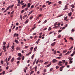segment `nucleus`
<instances>
[{"label":"nucleus","mask_w":75,"mask_h":75,"mask_svg":"<svg viewBox=\"0 0 75 75\" xmlns=\"http://www.w3.org/2000/svg\"><path fill=\"white\" fill-rule=\"evenodd\" d=\"M61 31H62V30H59L58 31L59 33H60V32H61Z\"/></svg>","instance_id":"nucleus-60"},{"label":"nucleus","mask_w":75,"mask_h":75,"mask_svg":"<svg viewBox=\"0 0 75 75\" xmlns=\"http://www.w3.org/2000/svg\"><path fill=\"white\" fill-rule=\"evenodd\" d=\"M11 28L10 29H9V33H11Z\"/></svg>","instance_id":"nucleus-61"},{"label":"nucleus","mask_w":75,"mask_h":75,"mask_svg":"<svg viewBox=\"0 0 75 75\" xmlns=\"http://www.w3.org/2000/svg\"><path fill=\"white\" fill-rule=\"evenodd\" d=\"M3 44L4 45H6V42H3Z\"/></svg>","instance_id":"nucleus-35"},{"label":"nucleus","mask_w":75,"mask_h":75,"mask_svg":"<svg viewBox=\"0 0 75 75\" xmlns=\"http://www.w3.org/2000/svg\"><path fill=\"white\" fill-rule=\"evenodd\" d=\"M30 50L31 51H33V47H31L30 48Z\"/></svg>","instance_id":"nucleus-30"},{"label":"nucleus","mask_w":75,"mask_h":75,"mask_svg":"<svg viewBox=\"0 0 75 75\" xmlns=\"http://www.w3.org/2000/svg\"><path fill=\"white\" fill-rule=\"evenodd\" d=\"M20 3H18V4L17 5V6L18 7H19L20 6Z\"/></svg>","instance_id":"nucleus-31"},{"label":"nucleus","mask_w":75,"mask_h":75,"mask_svg":"<svg viewBox=\"0 0 75 75\" xmlns=\"http://www.w3.org/2000/svg\"><path fill=\"white\" fill-rule=\"evenodd\" d=\"M67 52V50H64L63 51V53H65V52Z\"/></svg>","instance_id":"nucleus-20"},{"label":"nucleus","mask_w":75,"mask_h":75,"mask_svg":"<svg viewBox=\"0 0 75 75\" xmlns=\"http://www.w3.org/2000/svg\"><path fill=\"white\" fill-rule=\"evenodd\" d=\"M9 8H10V7L8 6L7 8L6 9V10H8V9H9Z\"/></svg>","instance_id":"nucleus-51"},{"label":"nucleus","mask_w":75,"mask_h":75,"mask_svg":"<svg viewBox=\"0 0 75 75\" xmlns=\"http://www.w3.org/2000/svg\"><path fill=\"white\" fill-rule=\"evenodd\" d=\"M12 49H14V46H11Z\"/></svg>","instance_id":"nucleus-42"},{"label":"nucleus","mask_w":75,"mask_h":75,"mask_svg":"<svg viewBox=\"0 0 75 75\" xmlns=\"http://www.w3.org/2000/svg\"><path fill=\"white\" fill-rule=\"evenodd\" d=\"M9 44H10V43H8V46H7V50H8V48L10 47V45H9Z\"/></svg>","instance_id":"nucleus-9"},{"label":"nucleus","mask_w":75,"mask_h":75,"mask_svg":"<svg viewBox=\"0 0 75 75\" xmlns=\"http://www.w3.org/2000/svg\"><path fill=\"white\" fill-rule=\"evenodd\" d=\"M27 6L26 4L24 5L22 7V8H24V7H25V6Z\"/></svg>","instance_id":"nucleus-7"},{"label":"nucleus","mask_w":75,"mask_h":75,"mask_svg":"<svg viewBox=\"0 0 75 75\" xmlns=\"http://www.w3.org/2000/svg\"><path fill=\"white\" fill-rule=\"evenodd\" d=\"M35 61H36V59H35V60L34 61V62L33 63V65H34V64H35Z\"/></svg>","instance_id":"nucleus-38"},{"label":"nucleus","mask_w":75,"mask_h":75,"mask_svg":"<svg viewBox=\"0 0 75 75\" xmlns=\"http://www.w3.org/2000/svg\"><path fill=\"white\" fill-rule=\"evenodd\" d=\"M37 47H35L34 49V52H35V51H36V50H37Z\"/></svg>","instance_id":"nucleus-15"},{"label":"nucleus","mask_w":75,"mask_h":75,"mask_svg":"<svg viewBox=\"0 0 75 75\" xmlns=\"http://www.w3.org/2000/svg\"><path fill=\"white\" fill-rule=\"evenodd\" d=\"M20 18L21 20H22V19H23V18H22V16L21 15L20 16Z\"/></svg>","instance_id":"nucleus-39"},{"label":"nucleus","mask_w":75,"mask_h":75,"mask_svg":"<svg viewBox=\"0 0 75 75\" xmlns=\"http://www.w3.org/2000/svg\"><path fill=\"white\" fill-rule=\"evenodd\" d=\"M3 50H5L6 49V46H3Z\"/></svg>","instance_id":"nucleus-8"},{"label":"nucleus","mask_w":75,"mask_h":75,"mask_svg":"<svg viewBox=\"0 0 75 75\" xmlns=\"http://www.w3.org/2000/svg\"><path fill=\"white\" fill-rule=\"evenodd\" d=\"M45 7H46V5H44L42 6V8H44Z\"/></svg>","instance_id":"nucleus-29"},{"label":"nucleus","mask_w":75,"mask_h":75,"mask_svg":"<svg viewBox=\"0 0 75 75\" xmlns=\"http://www.w3.org/2000/svg\"><path fill=\"white\" fill-rule=\"evenodd\" d=\"M72 63V61H71V60H70L69 61V63L70 64H71V63Z\"/></svg>","instance_id":"nucleus-46"},{"label":"nucleus","mask_w":75,"mask_h":75,"mask_svg":"<svg viewBox=\"0 0 75 75\" xmlns=\"http://www.w3.org/2000/svg\"><path fill=\"white\" fill-rule=\"evenodd\" d=\"M74 5H71V7H72V8H74Z\"/></svg>","instance_id":"nucleus-33"},{"label":"nucleus","mask_w":75,"mask_h":75,"mask_svg":"<svg viewBox=\"0 0 75 75\" xmlns=\"http://www.w3.org/2000/svg\"><path fill=\"white\" fill-rule=\"evenodd\" d=\"M33 73H34V71H31V72H30V75H31V74H33Z\"/></svg>","instance_id":"nucleus-26"},{"label":"nucleus","mask_w":75,"mask_h":75,"mask_svg":"<svg viewBox=\"0 0 75 75\" xmlns=\"http://www.w3.org/2000/svg\"><path fill=\"white\" fill-rule=\"evenodd\" d=\"M18 3H20V0H18Z\"/></svg>","instance_id":"nucleus-54"},{"label":"nucleus","mask_w":75,"mask_h":75,"mask_svg":"<svg viewBox=\"0 0 75 75\" xmlns=\"http://www.w3.org/2000/svg\"><path fill=\"white\" fill-rule=\"evenodd\" d=\"M61 23V22H60V23H58V24H57V25H58V26H59V25H60Z\"/></svg>","instance_id":"nucleus-36"},{"label":"nucleus","mask_w":75,"mask_h":75,"mask_svg":"<svg viewBox=\"0 0 75 75\" xmlns=\"http://www.w3.org/2000/svg\"><path fill=\"white\" fill-rule=\"evenodd\" d=\"M25 10L26 11H27L28 10V7L25 8Z\"/></svg>","instance_id":"nucleus-27"},{"label":"nucleus","mask_w":75,"mask_h":75,"mask_svg":"<svg viewBox=\"0 0 75 75\" xmlns=\"http://www.w3.org/2000/svg\"><path fill=\"white\" fill-rule=\"evenodd\" d=\"M1 63L2 64H3V61H1Z\"/></svg>","instance_id":"nucleus-64"},{"label":"nucleus","mask_w":75,"mask_h":75,"mask_svg":"<svg viewBox=\"0 0 75 75\" xmlns=\"http://www.w3.org/2000/svg\"><path fill=\"white\" fill-rule=\"evenodd\" d=\"M57 25V22H56L55 23H54V26H56V25Z\"/></svg>","instance_id":"nucleus-28"},{"label":"nucleus","mask_w":75,"mask_h":75,"mask_svg":"<svg viewBox=\"0 0 75 75\" xmlns=\"http://www.w3.org/2000/svg\"><path fill=\"white\" fill-rule=\"evenodd\" d=\"M14 61V58L13 57V58L11 60V62H13V61Z\"/></svg>","instance_id":"nucleus-14"},{"label":"nucleus","mask_w":75,"mask_h":75,"mask_svg":"<svg viewBox=\"0 0 75 75\" xmlns=\"http://www.w3.org/2000/svg\"><path fill=\"white\" fill-rule=\"evenodd\" d=\"M15 42L16 43H18V41L17 40H15Z\"/></svg>","instance_id":"nucleus-24"},{"label":"nucleus","mask_w":75,"mask_h":75,"mask_svg":"<svg viewBox=\"0 0 75 75\" xmlns=\"http://www.w3.org/2000/svg\"><path fill=\"white\" fill-rule=\"evenodd\" d=\"M16 50H20V47H18L16 48Z\"/></svg>","instance_id":"nucleus-17"},{"label":"nucleus","mask_w":75,"mask_h":75,"mask_svg":"<svg viewBox=\"0 0 75 75\" xmlns=\"http://www.w3.org/2000/svg\"><path fill=\"white\" fill-rule=\"evenodd\" d=\"M61 37V35H58V38H60Z\"/></svg>","instance_id":"nucleus-32"},{"label":"nucleus","mask_w":75,"mask_h":75,"mask_svg":"<svg viewBox=\"0 0 75 75\" xmlns=\"http://www.w3.org/2000/svg\"><path fill=\"white\" fill-rule=\"evenodd\" d=\"M73 48V46H72L71 48L69 49V50H71Z\"/></svg>","instance_id":"nucleus-41"},{"label":"nucleus","mask_w":75,"mask_h":75,"mask_svg":"<svg viewBox=\"0 0 75 75\" xmlns=\"http://www.w3.org/2000/svg\"><path fill=\"white\" fill-rule=\"evenodd\" d=\"M30 6H31V4L29 3L28 4V8H29L30 7Z\"/></svg>","instance_id":"nucleus-6"},{"label":"nucleus","mask_w":75,"mask_h":75,"mask_svg":"<svg viewBox=\"0 0 75 75\" xmlns=\"http://www.w3.org/2000/svg\"><path fill=\"white\" fill-rule=\"evenodd\" d=\"M33 12V11H31L29 12V14H31Z\"/></svg>","instance_id":"nucleus-37"},{"label":"nucleus","mask_w":75,"mask_h":75,"mask_svg":"<svg viewBox=\"0 0 75 75\" xmlns=\"http://www.w3.org/2000/svg\"><path fill=\"white\" fill-rule=\"evenodd\" d=\"M67 9H68V6L66 5L65 6V8L64 9V10H67Z\"/></svg>","instance_id":"nucleus-5"},{"label":"nucleus","mask_w":75,"mask_h":75,"mask_svg":"<svg viewBox=\"0 0 75 75\" xmlns=\"http://www.w3.org/2000/svg\"><path fill=\"white\" fill-rule=\"evenodd\" d=\"M33 18V16H31L30 18V20H32Z\"/></svg>","instance_id":"nucleus-40"},{"label":"nucleus","mask_w":75,"mask_h":75,"mask_svg":"<svg viewBox=\"0 0 75 75\" xmlns=\"http://www.w3.org/2000/svg\"><path fill=\"white\" fill-rule=\"evenodd\" d=\"M69 59L70 61H71V60H72L73 59L72 57H70L69 58Z\"/></svg>","instance_id":"nucleus-13"},{"label":"nucleus","mask_w":75,"mask_h":75,"mask_svg":"<svg viewBox=\"0 0 75 75\" xmlns=\"http://www.w3.org/2000/svg\"><path fill=\"white\" fill-rule=\"evenodd\" d=\"M64 66H62V67H60V69H62V68H64Z\"/></svg>","instance_id":"nucleus-43"},{"label":"nucleus","mask_w":75,"mask_h":75,"mask_svg":"<svg viewBox=\"0 0 75 75\" xmlns=\"http://www.w3.org/2000/svg\"><path fill=\"white\" fill-rule=\"evenodd\" d=\"M48 64V62H45L44 63V64H45V65H47V64Z\"/></svg>","instance_id":"nucleus-23"},{"label":"nucleus","mask_w":75,"mask_h":75,"mask_svg":"<svg viewBox=\"0 0 75 75\" xmlns=\"http://www.w3.org/2000/svg\"><path fill=\"white\" fill-rule=\"evenodd\" d=\"M2 53H3V51L1 52L0 53V56H1V55H2Z\"/></svg>","instance_id":"nucleus-47"},{"label":"nucleus","mask_w":75,"mask_h":75,"mask_svg":"<svg viewBox=\"0 0 75 75\" xmlns=\"http://www.w3.org/2000/svg\"><path fill=\"white\" fill-rule=\"evenodd\" d=\"M24 10H23L22 11H21V13H24Z\"/></svg>","instance_id":"nucleus-50"},{"label":"nucleus","mask_w":75,"mask_h":75,"mask_svg":"<svg viewBox=\"0 0 75 75\" xmlns=\"http://www.w3.org/2000/svg\"><path fill=\"white\" fill-rule=\"evenodd\" d=\"M44 72H47V70H46V69H45L44 70Z\"/></svg>","instance_id":"nucleus-56"},{"label":"nucleus","mask_w":75,"mask_h":75,"mask_svg":"<svg viewBox=\"0 0 75 75\" xmlns=\"http://www.w3.org/2000/svg\"><path fill=\"white\" fill-rule=\"evenodd\" d=\"M13 6H14V5H13L12 6H10L9 7L10 8H12Z\"/></svg>","instance_id":"nucleus-25"},{"label":"nucleus","mask_w":75,"mask_h":75,"mask_svg":"<svg viewBox=\"0 0 75 75\" xmlns=\"http://www.w3.org/2000/svg\"><path fill=\"white\" fill-rule=\"evenodd\" d=\"M18 55L19 57H21V53H19L18 54Z\"/></svg>","instance_id":"nucleus-21"},{"label":"nucleus","mask_w":75,"mask_h":75,"mask_svg":"<svg viewBox=\"0 0 75 75\" xmlns=\"http://www.w3.org/2000/svg\"><path fill=\"white\" fill-rule=\"evenodd\" d=\"M39 62H43V61H42V60H40V59H39Z\"/></svg>","instance_id":"nucleus-55"},{"label":"nucleus","mask_w":75,"mask_h":75,"mask_svg":"<svg viewBox=\"0 0 75 75\" xmlns=\"http://www.w3.org/2000/svg\"><path fill=\"white\" fill-rule=\"evenodd\" d=\"M31 8H33L34 7V5H32L30 7Z\"/></svg>","instance_id":"nucleus-58"},{"label":"nucleus","mask_w":75,"mask_h":75,"mask_svg":"<svg viewBox=\"0 0 75 75\" xmlns=\"http://www.w3.org/2000/svg\"><path fill=\"white\" fill-rule=\"evenodd\" d=\"M51 65V63H50L49 64H48L47 66V67H50V65Z\"/></svg>","instance_id":"nucleus-16"},{"label":"nucleus","mask_w":75,"mask_h":75,"mask_svg":"<svg viewBox=\"0 0 75 75\" xmlns=\"http://www.w3.org/2000/svg\"><path fill=\"white\" fill-rule=\"evenodd\" d=\"M57 60L56 59H54L53 60V63H55V62H57Z\"/></svg>","instance_id":"nucleus-3"},{"label":"nucleus","mask_w":75,"mask_h":75,"mask_svg":"<svg viewBox=\"0 0 75 75\" xmlns=\"http://www.w3.org/2000/svg\"><path fill=\"white\" fill-rule=\"evenodd\" d=\"M5 61H6V62H7V58L6 59Z\"/></svg>","instance_id":"nucleus-57"},{"label":"nucleus","mask_w":75,"mask_h":75,"mask_svg":"<svg viewBox=\"0 0 75 75\" xmlns=\"http://www.w3.org/2000/svg\"><path fill=\"white\" fill-rule=\"evenodd\" d=\"M54 54H56V53H57V51H56V50L54 51Z\"/></svg>","instance_id":"nucleus-49"},{"label":"nucleus","mask_w":75,"mask_h":75,"mask_svg":"<svg viewBox=\"0 0 75 75\" xmlns=\"http://www.w3.org/2000/svg\"><path fill=\"white\" fill-rule=\"evenodd\" d=\"M55 44V42H54L51 44V45H52V46H54V45Z\"/></svg>","instance_id":"nucleus-12"},{"label":"nucleus","mask_w":75,"mask_h":75,"mask_svg":"<svg viewBox=\"0 0 75 75\" xmlns=\"http://www.w3.org/2000/svg\"><path fill=\"white\" fill-rule=\"evenodd\" d=\"M58 3L59 4H61V1H59V2H58Z\"/></svg>","instance_id":"nucleus-62"},{"label":"nucleus","mask_w":75,"mask_h":75,"mask_svg":"<svg viewBox=\"0 0 75 75\" xmlns=\"http://www.w3.org/2000/svg\"><path fill=\"white\" fill-rule=\"evenodd\" d=\"M58 27H59V26H56L55 27H53L54 28H58Z\"/></svg>","instance_id":"nucleus-22"},{"label":"nucleus","mask_w":75,"mask_h":75,"mask_svg":"<svg viewBox=\"0 0 75 75\" xmlns=\"http://www.w3.org/2000/svg\"><path fill=\"white\" fill-rule=\"evenodd\" d=\"M38 62H39V59H38L36 62V64H37L38 63Z\"/></svg>","instance_id":"nucleus-34"},{"label":"nucleus","mask_w":75,"mask_h":75,"mask_svg":"<svg viewBox=\"0 0 75 75\" xmlns=\"http://www.w3.org/2000/svg\"><path fill=\"white\" fill-rule=\"evenodd\" d=\"M28 21H29V20H28V19L26 20V22H25V24H27Z\"/></svg>","instance_id":"nucleus-10"},{"label":"nucleus","mask_w":75,"mask_h":75,"mask_svg":"<svg viewBox=\"0 0 75 75\" xmlns=\"http://www.w3.org/2000/svg\"><path fill=\"white\" fill-rule=\"evenodd\" d=\"M71 51H72L71 50L70 52L68 51L67 53H66L65 55H69V53H70V52H71Z\"/></svg>","instance_id":"nucleus-2"},{"label":"nucleus","mask_w":75,"mask_h":75,"mask_svg":"<svg viewBox=\"0 0 75 75\" xmlns=\"http://www.w3.org/2000/svg\"><path fill=\"white\" fill-rule=\"evenodd\" d=\"M67 18L68 16H66V17H64V20H65V21H68V20L67 19Z\"/></svg>","instance_id":"nucleus-4"},{"label":"nucleus","mask_w":75,"mask_h":75,"mask_svg":"<svg viewBox=\"0 0 75 75\" xmlns=\"http://www.w3.org/2000/svg\"><path fill=\"white\" fill-rule=\"evenodd\" d=\"M5 10V8H2V11H4V10Z\"/></svg>","instance_id":"nucleus-53"},{"label":"nucleus","mask_w":75,"mask_h":75,"mask_svg":"<svg viewBox=\"0 0 75 75\" xmlns=\"http://www.w3.org/2000/svg\"><path fill=\"white\" fill-rule=\"evenodd\" d=\"M18 60H20L21 59V58L20 57H18L17 58Z\"/></svg>","instance_id":"nucleus-48"},{"label":"nucleus","mask_w":75,"mask_h":75,"mask_svg":"<svg viewBox=\"0 0 75 75\" xmlns=\"http://www.w3.org/2000/svg\"><path fill=\"white\" fill-rule=\"evenodd\" d=\"M64 64V63L62 62L61 61H60L58 63V65H59L60 66H62V64Z\"/></svg>","instance_id":"nucleus-1"},{"label":"nucleus","mask_w":75,"mask_h":75,"mask_svg":"<svg viewBox=\"0 0 75 75\" xmlns=\"http://www.w3.org/2000/svg\"><path fill=\"white\" fill-rule=\"evenodd\" d=\"M59 68V67L58 66H57L56 67V69H58Z\"/></svg>","instance_id":"nucleus-52"},{"label":"nucleus","mask_w":75,"mask_h":75,"mask_svg":"<svg viewBox=\"0 0 75 75\" xmlns=\"http://www.w3.org/2000/svg\"><path fill=\"white\" fill-rule=\"evenodd\" d=\"M27 15H24V16H23V19H24V18H25V17H27Z\"/></svg>","instance_id":"nucleus-19"},{"label":"nucleus","mask_w":75,"mask_h":75,"mask_svg":"<svg viewBox=\"0 0 75 75\" xmlns=\"http://www.w3.org/2000/svg\"><path fill=\"white\" fill-rule=\"evenodd\" d=\"M53 70V68H51L50 70V72L52 71Z\"/></svg>","instance_id":"nucleus-45"},{"label":"nucleus","mask_w":75,"mask_h":75,"mask_svg":"<svg viewBox=\"0 0 75 75\" xmlns=\"http://www.w3.org/2000/svg\"><path fill=\"white\" fill-rule=\"evenodd\" d=\"M51 30V27H49V28L48 29V30L49 31H50Z\"/></svg>","instance_id":"nucleus-44"},{"label":"nucleus","mask_w":75,"mask_h":75,"mask_svg":"<svg viewBox=\"0 0 75 75\" xmlns=\"http://www.w3.org/2000/svg\"><path fill=\"white\" fill-rule=\"evenodd\" d=\"M23 2H24V1H21V2H20V4H22V3H23Z\"/></svg>","instance_id":"nucleus-59"},{"label":"nucleus","mask_w":75,"mask_h":75,"mask_svg":"<svg viewBox=\"0 0 75 75\" xmlns=\"http://www.w3.org/2000/svg\"><path fill=\"white\" fill-rule=\"evenodd\" d=\"M71 14H72L71 12H70L68 13V15L69 16H71Z\"/></svg>","instance_id":"nucleus-18"},{"label":"nucleus","mask_w":75,"mask_h":75,"mask_svg":"<svg viewBox=\"0 0 75 75\" xmlns=\"http://www.w3.org/2000/svg\"><path fill=\"white\" fill-rule=\"evenodd\" d=\"M6 69H8V67L7 66L6 67Z\"/></svg>","instance_id":"nucleus-63"},{"label":"nucleus","mask_w":75,"mask_h":75,"mask_svg":"<svg viewBox=\"0 0 75 75\" xmlns=\"http://www.w3.org/2000/svg\"><path fill=\"white\" fill-rule=\"evenodd\" d=\"M75 51H74L73 52V53L71 54V57H72V56H73V55H74L75 54Z\"/></svg>","instance_id":"nucleus-11"}]
</instances>
